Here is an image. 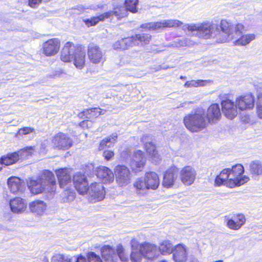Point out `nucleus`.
Listing matches in <instances>:
<instances>
[{
  "label": "nucleus",
  "instance_id": "nucleus-1",
  "mask_svg": "<svg viewBox=\"0 0 262 262\" xmlns=\"http://www.w3.org/2000/svg\"><path fill=\"white\" fill-rule=\"evenodd\" d=\"M243 29L242 24L232 25L226 20H222L220 25L205 21L201 24H185L182 26L184 31L191 32L192 35L204 39L213 38L217 43L231 41L240 35Z\"/></svg>",
  "mask_w": 262,
  "mask_h": 262
},
{
  "label": "nucleus",
  "instance_id": "nucleus-2",
  "mask_svg": "<svg viewBox=\"0 0 262 262\" xmlns=\"http://www.w3.org/2000/svg\"><path fill=\"white\" fill-rule=\"evenodd\" d=\"M28 188L32 194H38L43 192L55 191L56 181L53 173L45 170L36 179H30L27 182Z\"/></svg>",
  "mask_w": 262,
  "mask_h": 262
},
{
  "label": "nucleus",
  "instance_id": "nucleus-3",
  "mask_svg": "<svg viewBox=\"0 0 262 262\" xmlns=\"http://www.w3.org/2000/svg\"><path fill=\"white\" fill-rule=\"evenodd\" d=\"M183 121L186 127L193 133L205 129L208 125L206 118V111L202 107L197 108L186 115Z\"/></svg>",
  "mask_w": 262,
  "mask_h": 262
},
{
  "label": "nucleus",
  "instance_id": "nucleus-4",
  "mask_svg": "<svg viewBox=\"0 0 262 262\" xmlns=\"http://www.w3.org/2000/svg\"><path fill=\"white\" fill-rule=\"evenodd\" d=\"M160 184L158 175L155 172H147L143 178L138 179L134 183L136 192L144 195L149 189H157Z\"/></svg>",
  "mask_w": 262,
  "mask_h": 262
},
{
  "label": "nucleus",
  "instance_id": "nucleus-5",
  "mask_svg": "<svg viewBox=\"0 0 262 262\" xmlns=\"http://www.w3.org/2000/svg\"><path fill=\"white\" fill-rule=\"evenodd\" d=\"M33 150L32 146L27 147L17 151L3 156L0 159V161L2 165H11L16 163L20 159L27 158L31 156Z\"/></svg>",
  "mask_w": 262,
  "mask_h": 262
},
{
  "label": "nucleus",
  "instance_id": "nucleus-6",
  "mask_svg": "<svg viewBox=\"0 0 262 262\" xmlns=\"http://www.w3.org/2000/svg\"><path fill=\"white\" fill-rule=\"evenodd\" d=\"M115 250L108 245L103 246L101 249L102 256L105 262H116L118 258L122 261H125L127 258L124 254V249L122 245H118Z\"/></svg>",
  "mask_w": 262,
  "mask_h": 262
},
{
  "label": "nucleus",
  "instance_id": "nucleus-7",
  "mask_svg": "<svg viewBox=\"0 0 262 262\" xmlns=\"http://www.w3.org/2000/svg\"><path fill=\"white\" fill-rule=\"evenodd\" d=\"M128 11L124 7H120L116 8L114 11L104 13L98 16H95L89 19H83V21L88 27H91L96 25L100 21H103L105 19L111 16L115 15L119 18H122L127 15Z\"/></svg>",
  "mask_w": 262,
  "mask_h": 262
},
{
  "label": "nucleus",
  "instance_id": "nucleus-8",
  "mask_svg": "<svg viewBox=\"0 0 262 262\" xmlns=\"http://www.w3.org/2000/svg\"><path fill=\"white\" fill-rule=\"evenodd\" d=\"M183 23L178 19H163L160 21L151 22L143 24L141 27L148 30H160L166 28L180 27Z\"/></svg>",
  "mask_w": 262,
  "mask_h": 262
},
{
  "label": "nucleus",
  "instance_id": "nucleus-9",
  "mask_svg": "<svg viewBox=\"0 0 262 262\" xmlns=\"http://www.w3.org/2000/svg\"><path fill=\"white\" fill-rule=\"evenodd\" d=\"M88 56L90 61L93 64H98L105 61L104 53L97 45L90 43L88 47Z\"/></svg>",
  "mask_w": 262,
  "mask_h": 262
},
{
  "label": "nucleus",
  "instance_id": "nucleus-10",
  "mask_svg": "<svg viewBox=\"0 0 262 262\" xmlns=\"http://www.w3.org/2000/svg\"><path fill=\"white\" fill-rule=\"evenodd\" d=\"M116 182L120 186L127 185L130 183V172L126 166L119 165L115 169Z\"/></svg>",
  "mask_w": 262,
  "mask_h": 262
},
{
  "label": "nucleus",
  "instance_id": "nucleus-11",
  "mask_svg": "<svg viewBox=\"0 0 262 262\" xmlns=\"http://www.w3.org/2000/svg\"><path fill=\"white\" fill-rule=\"evenodd\" d=\"M52 143L58 149L67 150L72 146V140L67 135L59 133L53 137Z\"/></svg>",
  "mask_w": 262,
  "mask_h": 262
},
{
  "label": "nucleus",
  "instance_id": "nucleus-12",
  "mask_svg": "<svg viewBox=\"0 0 262 262\" xmlns=\"http://www.w3.org/2000/svg\"><path fill=\"white\" fill-rule=\"evenodd\" d=\"M221 105L223 113L230 119L235 118L239 111L236 103L229 99L222 100Z\"/></svg>",
  "mask_w": 262,
  "mask_h": 262
},
{
  "label": "nucleus",
  "instance_id": "nucleus-13",
  "mask_svg": "<svg viewBox=\"0 0 262 262\" xmlns=\"http://www.w3.org/2000/svg\"><path fill=\"white\" fill-rule=\"evenodd\" d=\"M196 172L191 166H185L180 172V179L185 185L189 186L192 184L196 178Z\"/></svg>",
  "mask_w": 262,
  "mask_h": 262
},
{
  "label": "nucleus",
  "instance_id": "nucleus-14",
  "mask_svg": "<svg viewBox=\"0 0 262 262\" xmlns=\"http://www.w3.org/2000/svg\"><path fill=\"white\" fill-rule=\"evenodd\" d=\"M232 176L233 175L230 174L229 168L223 169L215 178V185L219 186L221 185H225L230 188L235 187L236 183L233 181Z\"/></svg>",
  "mask_w": 262,
  "mask_h": 262
},
{
  "label": "nucleus",
  "instance_id": "nucleus-15",
  "mask_svg": "<svg viewBox=\"0 0 262 262\" xmlns=\"http://www.w3.org/2000/svg\"><path fill=\"white\" fill-rule=\"evenodd\" d=\"M244 171V167L241 164L235 165L231 169H230V174L233 175V181L235 182L236 186L243 185L249 180L247 176H242Z\"/></svg>",
  "mask_w": 262,
  "mask_h": 262
},
{
  "label": "nucleus",
  "instance_id": "nucleus-16",
  "mask_svg": "<svg viewBox=\"0 0 262 262\" xmlns=\"http://www.w3.org/2000/svg\"><path fill=\"white\" fill-rule=\"evenodd\" d=\"M235 102L239 111L251 110L254 105V97L251 94L240 96L236 98Z\"/></svg>",
  "mask_w": 262,
  "mask_h": 262
},
{
  "label": "nucleus",
  "instance_id": "nucleus-17",
  "mask_svg": "<svg viewBox=\"0 0 262 262\" xmlns=\"http://www.w3.org/2000/svg\"><path fill=\"white\" fill-rule=\"evenodd\" d=\"M89 194L92 200L100 201L104 198L105 191L101 183H94L89 187Z\"/></svg>",
  "mask_w": 262,
  "mask_h": 262
},
{
  "label": "nucleus",
  "instance_id": "nucleus-18",
  "mask_svg": "<svg viewBox=\"0 0 262 262\" xmlns=\"http://www.w3.org/2000/svg\"><path fill=\"white\" fill-rule=\"evenodd\" d=\"M146 162V159L144 156L143 151L138 150L134 153L132 159L130 161V165L133 170L140 171L144 167Z\"/></svg>",
  "mask_w": 262,
  "mask_h": 262
},
{
  "label": "nucleus",
  "instance_id": "nucleus-19",
  "mask_svg": "<svg viewBox=\"0 0 262 262\" xmlns=\"http://www.w3.org/2000/svg\"><path fill=\"white\" fill-rule=\"evenodd\" d=\"M73 180L75 189L79 194L83 195L89 192L88 182L84 175L80 172H77L73 176Z\"/></svg>",
  "mask_w": 262,
  "mask_h": 262
},
{
  "label": "nucleus",
  "instance_id": "nucleus-20",
  "mask_svg": "<svg viewBox=\"0 0 262 262\" xmlns=\"http://www.w3.org/2000/svg\"><path fill=\"white\" fill-rule=\"evenodd\" d=\"M140 250L142 252L143 256L148 259H154L159 255L158 247L154 245L145 243L140 245Z\"/></svg>",
  "mask_w": 262,
  "mask_h": 262
},
{
  "label": "nucleus",
  "instance_id": "nucleus-21",
  "mask_svg": "<svg viewBox=\"0 0 262 262\" xmlns=\"http://www.w3.org/2000/svg\"><path fill=\"white\" fill-rule=\"evenodd\" d=\"M60 46V40L57 38L49 39L43 43V52L47 56H52L59 51Z\"/></svg>",
  "mask_w": 262,
  "mask_h": 262
},
{
  "label": "nucleus",
  "instance_id": "nucleus-22",
  "mask_svg": "<svg viewBox=\"0 0 262 262\" xmlns=\"http://www.w3.org/2000/svg\"><path fill=\"white\" fill-rule=\"evenodd\" d=\"M59 184L61 188H69L72 183L71 176L67 168H61L55 170Z\"/></svg>",
  "mask_w": 262,
  "mask_h": 262
},
{
  "label": "nucleus",
  "instance_id": "nucleus-23",
  "mask_svg": "<svg viewBox=\"0 0 262 262\" xmlns=\"http://www.w3.org/2000/svg\"><path fill=\"white\" fill-rule=\"evenodd\" d=\"M221 117V113L219 104H212L206 112V118L209 123H216Z\"/></svg>",
  "mask_w": 262,
  "mask_h": 262
},
{
  "label": "nucleus",
  "instance_id": "nucleus-24",
  "mask_svg": "<svg viewBox=\"0 0 262 262\" xmlns=\"http://www.w3.org/2000/svg\"><path fill=\"white\" fill-rule=\"evenodd\" d=\"M173 259L175 262H186L187 259L188 249L184 244H178L173 250Z\"/></svg>",
  "mask_w": 262,
  "mask_h": 262
},
{
  "label": "nucleus",
  "instance_id": "nucleus-25",
  "mask_svg": "<svg viewBox=\"0 0 262 262\" xmlns=\"http://www.w3.org/2000/svg\"><path fill=\"white\" fill-rule=\"evenodd\" d=\"M77 48L71 42H68L64 46L61 52L60 58L63 62L71 61L75 55Z\"/></svg>",
  "mask_w": 262,
  "mask_h": 262
},
{
  "label": "nucleus",
  "instance_id": "nucleus-26",
  "mask_svg": "<svg viewBox=\"0 0 262 262\" xmlns=\"http://www.w3.org/2000/svg\"><path fill=\"white\" fill-rule=\"evenodd\" d=\"M47 205L44 201L36 200L29 204V209L35 215L41 216L46 211Z\"/></svg>",
  "mask_w": 262,
  "mask_h": 262
},
{
  "label": "nucleus",
  "instance_id": "nucleus-27",
  "mask_svg": "<svg viewBox=\"0 0 262 262\" xmlns=\"http://www.w3.org/2000/svg\"><path fill=\"white\" fill-rule=\"evenodd\" d=\"M149 138V137L147 135H144L142 137L141 140L143 143H144L145 148L146 152L150 156L152 160L156 163L160 160V156L156 150L155 145H154L150 141H148Z\"/></svg>",
  "mask_w": 262,
  "mask_h": 262
},
{
  "label": "nucleus",
  "instance_id": "nucleus-28",
  "mask_svg": "<svg viewBox=\"0 0 262 262\" xmlns=\"http://www.w3.org/2000/svg\"><path fill=\"white\" fill-rule=\"evenodd\" d=\"M26 201L20 198H15L10 201V206L12 212L21 213L27 209Z\"/></svg>",
  "mask_w": 262,
  "mask_h": 262
},
{
  "label": "nucleus",
  "instance_id": "nucleus-29",
  "mask_svg": "<svg viewBox=\"0 0 262 262\" xmlns=\"http://www.w3.org/2000/svg\"><path fill=\"white\" fill-rule=\"evenodd\" d=\"M97 177L101 179L103 183H110L114 180V174L111 169L105 166L97 168Z\"/></svg>",
  "mask_w": 262,
  "mask_h": 262
},
{
  "label": "nucleus",
  "instance_id": "nucleus-30",
  "mask_svg": "<svg viewBox=\"0 0 262 262\" xmlns=\"http://www.w3.org/2000/svg\"><path fill=\"white\" fill-rule=\"evenodd\" d=\"M244 30V26H243V29L241 31L240 35L237 38L231 40L233 41V43L234 45L245 46L250 43L255 39L256 36L254 33H248L242 35Z\"/></svg>",
  "mask_w": 262,
  "mask_h": 262
},
{
  "label": "nucleus",
  "instance_id": "nucleus-31",
  "mask_svg": "<svg viewBox=\"0 0 262 262\" xmlns=\"http://www.w3.org/2000/svg\"><path fill=\"white\" fill-rule=\"evenodd\" d=\"M7 183L12 193L23 192L24 190L23 181L17 177H12L9 178Z\"/></svg>",
  "mask_w": 262,
  "mask_h": 262
},
{
  "label": "nucleus",
  "instance_id": "nucleus-32",
  "mask_svg": "<svg viewBox=\"0 0 262 262\" xmlns=\"http://www.w3.org/2000/svg\"><path fill=\"white\" fill-rule=\"evenodd\" d=\"M72 60L74 61V64L77 68L82 69L85 65V52L84 51H82L81 48H77Z\"/></svg>",
  "mask_w": 262,
  "mask_h": 262
},
{
  "label": "nucleus",
  "instance_id": "nucleus-33",
  "mask_svg": "<svg viewBox=\"0 0 262 262\" xmlns=\"http://www.w3.org/2000/svg\"><path fill=\"white\" fill-rule=\"evenodd\" d=\"M133 39V45L135 46H144L149 43L151 40V36L147 33L136 34L131 36Z\"/></svg>",
  "mask_w": 262,
  "mask_h": 262
},
{
  "label": "nucleus",
  "instance_id": "nucleus-34",
  "mask_svg": "<svg viewBox=\"0 0 262 262\" xmlns=\"http://www.w3.org/2000/svg\"><path fill=\"white\" fill-rule=\"evenodd\" d=\"M133 39L131 37L122 38L116 41L113 45L115 50H126L134 46Z\"/></svg>",
  "mask_w": 262,
  "mask_h": 262
},
{
  "label": "nucleus",
  "instance_id": "nucleus-35",
  "mask_svg": "<svg viewBox=\"0 0 262 262\" xmlns=\"http://www.w3.org/2000/svg\"><path fill=\"white\" fill-rule=\"evenodd\" d=\"M99 108H92L87 109L79 114L78 116L81 118H91L92 117H97L99 115L104 114V112Z\"/></svg>",
  "mask_w": 262,
  "mask_h": 262
},
{
  "label": "nucleus",
  "instance_id": "nucleus-36",
  "mask_svg": "<svg viewBox=\"0 0 262 262\" xmlns=\"http://www.w3.org/2000/svg\"><path fill=\"white\" fill-rule=\"evenodd\" d=\"M173 169L167 170L163 178V185L165 187L169 188L173 185L176 177Z\"/></svg>",
  "mask_w": 262,
  "mask_h": 262
},
{
  "label": "nucleus",
  "instance_id": "nucleus-37",
  "mask_svg": "<svg viewBox=\"0 0 262 262\" xmlns=\"http://www.w3.org/2000/svg\"><path fill=\"white\" fill-rule=\"evenodd\" d=\"M76 262H102L100 256L93 252L88 253L86 257L79 256L77 257Z\"/></svg>",
  "mask_w": 262,
  "mask_h": 262
},
{
  "label": "nucleus",
  "instance_id": "nucleus-38",
  "mask_svg": "<svg viewBox=\"0 0 262 262\" xmlns=\"http://www.w3.org/2000/svg\"><path fill=\"white\" fill-rule=\"evenodd\" d=\"M211 82V81L209 80H191L186 82L184 86L187 88L202 87L206 86Z\"/></svg>",
  "mask_w": 262,
  "mask_h": 262
},
{
  "label": "nucleus",
  "instance_id": "nucleus-39",
  "mask_svg": "<svg viewBox=\"0 0 262 262\" xmlns=\"http://www.w3.org/2000/svg\"><path fill=\"white\" fill-rule=\"evenodd\" d=\"M117 138V134L116 133H114L110 137L105 138L100 142L99 149L102 150L104 147H111L116 141Z\"/></svg>",
  "mask_w": 262,
  "mask_h": 262
},
{
  "label": "nucleus",
  "instance_id": "nucleus-40",
  "mask_svg": "<svg viewBox=\"0 0 262 262\" xmlns=\"http://www.w3.org/2000/svg\"><path fill=\"white\" fill-rule=\"evenodd\" d=\"M195 42L189 38H177L173 42L172 46L176 48L182 47H191L193 46Z\"/></svg>",
  "mask_w": 262,
  "mask_h": 262
},
{
  "label": "nucleus",
  "instance_id": "nucleus-41",
  "mask_svg": "<svg viewBox=\"0 0 262 262\" xmlns=\"http://www.w3.org/2000/svg\"><path fill=\"white\" fill-rule=\"evenodd\" d=\"M159 254L161 253L163 255L170 254L173 252L172 245L169 241H165L163 242L159 247Z\"/></svg>",
  "mask_w": 262,
  "mask_h": 262
},
{
  "label": "nucleus",
  "instance_id": "nucleus-42",
  "mask_svg": "<svg viewBox=\"0 0 262 262\" xmlns=\"http://www.w3.org/2000/svg\"><path fill=\"white\" fill-rule=\"evenodd\" d=\"M250 171L255 175L262 174V163L259 161H252L250 164Z\"/></svg>",
  "mask_w": 262,
  "mask_h": 262
},
{
  "label": "nucleus",
  "instance_id": "nucleus-43",
  "mask_svg": "<svg viewBox=\"0 0 262 262\" xmlns=\"http://www.w3.org/2000/svg\"><path fill=\"white\" fill-rule=\"evenodd\" d=\"M143 256L142 252L140 250V246L139 248H136L135 245L132 244V252L130 254V259L132 262H140Z\"/></svg>",
  "mask_w": 262,
  "mask_h": 262
},
{
  "label": "nucleus",
  "instance_id": "nucleus-44",
  "mask_svg": "<svg viewBox=\"0 0 262 262\" xmlns=\"http://www.w3.org/2000/svg\"><path fill=\"white\" fill-rule=\"evenodd\" d=\"M138 0H125L124 2L125 7L127 10L133 13L137 12V6L138 5Z\"/></svg>",
  "mask_w": 262,
  "mask_h": 262
},
{
  "label": "nucleus",
  "instance_id": "nucleus-45",
  "mask_svg": "<svg viewBox=\"0 0 262 262\" xmlns=\"http://www.w3.org/2000/svg\"><path fill=\"white\" fill-rule=\"evenodd\" d=\"M75 199V193L70 190H66L63 194L62 202L63 203L71 202Z\"/></svg>",
  "mask_w": 262,
  "mask_h": 262
},
{
  "label": "nucleus",
  "instance_id": "nucleus-46",
  "mask_svg": "<svg viewBox=\"0 0 262 262\" xmlns=\"http://www.w3.org/2000/svg\"><path fill=\"white\" fill-rule=\"evenodd\" d=\"M51 262H71V259L64 255L56 254L52 256Z\"/></svg>",
  "mask_w": 262,
  "mask_h": 262
},
{
  "label": "nucleus",
  "instance_id": "nucleus-47",
  "mask_svg": "<svg viewBox=\"0 0 262 262\" xmlns=\"http://www.w3.org/2000/svg\"><path fill=\"white\" fill-rule=\"evenodd\" d=\"M31 133L35 134V129L30 127H24L19 129L16 135V137L22 136L23 135H27Z\"/></svg>",
  "mask_w": 262,
  "mask_h": 262
},
{
  "label": "nucleus",
  "instance_id": "nucleus-48",
  "mask_svg": "<svg viewBox=\"0 0 262 262\" xmlns=\"http://www.w3.org/2000/svg\"><path fill=\"white\" fill-rule=\"evenodd\" d=\"M256 114L259 119H262V94L258 96L256 102Z\"/></svg>",
  "mask_w": 262,
  "mask_h": 262
},
{
  "label": "nucleus",
  "instance_id": "nucleus-49",
  "mask_svg": "<svg viewBox=\"0 0 262 262\" xmlns=\"http://www.w3.org/2000/svg\"><path fill=\"white\" fill-rule=\"evenodd\" d=\"M84 10V8L82 6H77L75 8H72L67 10V14H79L82 13Z\"/></svg>",
  "mask_w": 262,
  "mask_h": 262
},
{
  "label": "nucleus",
  "instance_id": "nucleus-50",
  "mask_svg": "<svg viewBox=\"0 0 262 262\" xmlns=\"http://www.w3.org/2000/svg\"><path fill=\"white\" fill-rule=\"evenodd\" d=\"M227 226L228 228L233 230H238L240 228L239 226H238V224L234 219L228 220L227 223Z\"/></svg>",
  "mask_w": 262,
  "mask_h": 262
},
{
  "label": "nucleus",
  "instance_id": "nucleus-51",
  "mask_svg": "<svg viewBox=\"0 0 262 262\" xmlns=\"http://www.w3.org/2000/svg\"><path fill=\"white\" fill-rule=\"evenodd\" d=\"M234 220L237 222L239 226V228L244 224L246 219L245 216L243 214H237L236 217L234 218Z\"/></svg>",
  "mask_w": 262,
  "mask_h": 262
},
{
  "label": "nucleus",
  "instance_id": "nucleus-52",
  "mask_svg": "<svg viewBox=\"0 0 262 262\" xmlns=\"http://www.w3.org/2000/svg\"><path fill=\"white\" fill-rule=\"evenodd\" d=\"M42 1V0H28V5L31 8H35L37 7Z\"/></svg>",
  "mask_w": 262,
  "mask_h": 262
},
{
  "label": "nucleus",
  "instance_id": "nucleus-53",
  "mask_svg": "<svg viewBox=\"0 0 262 262\" xmlns=\"http://www.w3.org/2000/svg\"><path fill=\"white\" fill-rule=\"evenodd\" d=\"M114 156V153L111 150H105L103 153V157L107 161L111 160Z\"/></svg>",
  "mask_w": 262,
  "mask_h": 262
},
{
  "label": "nucleus",
  "instance_id": "nucleus-54",
  "mask_svg": "<svg viewBox=\"0 0 262 262\" xmlns=\"http://www.w3.org/2000/svg\"><path fill=\"white\" fill-rule=\"evenodd\" d=\"M63 74H64L63 71L61 70H59L58 71L55 72V73L53 75V77L54 78H58V77H60L61 76V75H62Z\"/></svg>",
  "mask_w": 262,
  "mask_h": 262
},
{
  "label": "nucleus",
  "instance_id": "nucleus-55",
  "mask_svg": "<svg viewBox=\"0 0 262 262\" xmlns=\"http://www.w3.org/2000/svg\"><path fill=\"white\" fill-rule=\"evenodd\" d=\"M189 262H199V261L196 258L192 257L190 258Z\"/></svg>",
  "mask_w": 262,
  "mask_h": 262
},
{
  "label": "nucleus",
  "instance_id": "nucleus-56",
  "mask_svg": "<svg viewBox=\"0 0 262 262\" xmlns=\"http://www.w3.org/2000/svg\"><path fill=\"white\" fill-rule=\"evenodd\" d=\"M41 262H49V261H48V259L47 258V257H44L42 258Z\"/></svg>",
  "mask_w": 262,
  "mask_h": 262
},
{
  "label": "nucleus",
  "instance_id": "nucleus-57",
  "mask_svg": "<svg viewBox=\"0 0 262 262\" xmlns=\"http://www.w3.org/2000/svg\"><path fill=\"white\" fill-rule=\"evenodd\" d=\"M187 104V102H184V103H183L182 104H181V107H185V105Z\"/></svg>",
  "mask_w": 262,
  "mask_h": 262
},
{
  "label": "nucleus",
  "instance_id": "nucleus-58",
  "mask_svg": "<svg viewBox=\"0 0 262 262\" xmlns=\"http://www.w3.org/2000/svg\"><path fill=\"white\" fill-rule=\"evenodd\" d=\"M180 78L182 80H185L186 79V77L183 76H181Z\"/></svg>",
  "mask_w": 262,
  "mask_h": 262
},
{
  "label": "nucleus",
  "instance_id": "nucleus-59",
  "mask_svg": "<svg viewBox=\"0 0 262 262\" xmlns=\"http://www.w3.org/2000/svg\"><path fill=\"white\" fill-rule=\"evenodd\" d=\"M85 121H82V122L80 123V125H84L85 124Z\"/></svg>",
  "mask_w": 262,
  "mask_h": 262
}]
</instances>
